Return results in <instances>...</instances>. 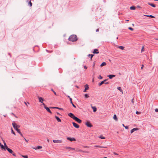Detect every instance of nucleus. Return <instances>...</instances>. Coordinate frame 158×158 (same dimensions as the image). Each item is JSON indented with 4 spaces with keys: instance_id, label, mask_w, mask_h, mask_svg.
I'll return each mask as SVG.
<instances>
[{
    "instance_id": "3",
    "label": "nucleus",
    "mask_w": 158,
    "mask_h": 158,
    "mask_svg": "<svg viewBox=\"0 0 158 158\" xmlns=\"http://www.w3.org/2000/svg\"><path fill=\"white\" fill-rule=\"evenodd\" d=\"M85 124L87 126L89 127H93L92 125L89 121H87L85 123Z\"/></svg>"
},
{
    "instance_id": "11",
    "label": "nucleus",
    "mask_w": 158,
    "mask_h": 158,
    "mask_svg": "<svg viewBox=\"0 0 158 158\" xmlns=\"http://www.w3.org/2000/svg\"><path fill=\"white\" fill-rule=\"evenodd\" d=\"M93 53L94 54H98L99 53V52L98 51V50L97 49H95L94 50V51L93 52Z\"/></svg>"
},
{
    "instance_id": "43",
    "label": "nucleus",
    "mask_w": 158,
    "mask_h": 158,
    "mask_svg": "<svg viewBox=\"0 0 158 158\" xmlns=\"http://www.w3.org/2000/svg\"><path fill=\"white\" fill-rule=\"evenodd\" d=\"M98 78L100 79H102L103 77L102 76H101V75H100L99 76V77H98Z\"/></svg>"
},
{
    "instance_id": "62",
    "label": "nucleus",
    "mask_w": 158,
    "mask_h": 158,
    "mask_svg": "<svg viewBox=\"0 0 158 158\" xmlns=\"http://www.w3.org/2000/svg\"><path fill=\"white\" fill-rule=\"evenodd\" d=\"M67 97L69 98V99H70V98H71L69 96H68Z\"/></svg>"
},
{
    "instance_id": "61",
    "label": "nucleus",
    "mask_w": 158,
    "mask_h": 158,
    "mask_svg": "<svg viewBox=\"0 0 158 158\" xmlns=\"http://www.w3.org/2000/svg\"><path fill=\"white\" fill-rule=\"evenodd\" d=\"M12 114H13V115H15V117H16V116L15 115H14V114L13 113H12Z\"/></svg>"
},
{
    "instance_id": "34",
    "label": "nucleus",
    "mask_w": 158,
    "mask_h": 158,
    "mask_svg": "<svg viewBox=\"0 0 158 158\" xmlns=\"http://www.w3.org/2000/svg\"><path fill=\"white\" fill-rule=\"evenodd\" d=\"M0 146L2 149H4L5 150H6V149L5 148L4 146L2 144L0 145Z\"/></svg>"
},
{
    "instance_id": "1",
    "label": "nucleus",
    "mask_w": 158,
    "mask_h": 158,
    "mask_svg": "<svg viewBox=\"0 0 158 158\" xmlns=\"http://www.w3.org/2000/svg\"><path fill=\"white\" fill-rule=\"evenodd\" d=\"M77 37L75 35H71L69 38V41L72 42H75L77 40Z\"/></svg>"
},
{
    "instance_id": "10",
    "label": "nucleus",
    "mask_w": 158,
    "mask_h": 158,
    "mask_svg": "<svg viewBox=\"0 0 158 158\" xmlns=\"http://www.w3.org/2000/svg\"><path fill=\"white\" fill-rule=\"evenodd\" d=\"M116 75L113 74H110L108 75L107 76L109 77L110 79H111L114 77H115Z\"/></svg>"
},
{
    "instance_id": "50",
    "label": "nucleus",
    "mask_w": 158,
    "mask_h": 158,
    "mask_svg": "<svg viewBox=\"0 0 158 158\" xmlns=\"http://www.w3.org/2000/svg\"><path fill=\"white\" fill-rule=\"evenodd\" d=\"M41 103H42V105H44V107L45 106H46L45 104L43 102H41Z\"/></svg>"
},
{
    "instance_id": "9",
    "label": "nucleus",
    "mask_w": 158,
    "mask_h": 158,
    "mask_svg": "<svg viewBox=\"0 0 158 158\" xmlns=\"http://www.w3.org/2000/svg\"><path fill=\"white\" fill-rule=\"evenodd\" d=\"M53 142L54 143H61L62 142V140H53Z\"/></svg>"
},
{
    "instance_id": "14",
    "label": "nucleus",
    "mask_w": 158,
    "mask_h": 158,
    "mask_svg": "<svg viewBox=\"0 0 158 158\" xmlns=\"http://www.w3.org/2000/svg\"><path fill=\"white\" fill-rule=\"evenodd\" d=\"M148 4L149 5L151 6H152V7H156L155 5L153 3L148 2Z\"/></svg>"
},
{
    "instance_id": "53",
    "label": "nucleus",
    "mask_w": 158,
    "mask_h": 158,
    "mask_svg": "<svg viewBox=\"0 0 158 158\" xmlns=\"http://www.w3.org/2000/svg\"><path fill=\"white\" fill-rule=\"evenodd\" d=\"M104 83L106 84L107 85V84H108L109 83V82H105Z\"/></svg>"
},
{
    "instance_id": "6",
    "label": "nucleus",
    "mask_w": 158,
    "mask_h": 158,
    "mask_svg": "<svg viewBox=\"0 0 158 158\" xmlns=\"http://www.w3.org/2000/svg\"><path fill=\"white\" fill-rule=\"evenodd\" d=\"M67 139L68 140H69L71 142L75 141L76 140L75 139L73 138H72L71 137H68L67 138Z\"/></svg>"
},
{
    "instance_id": "55",
    "label": "nucleus",
    "mask_w": 158,
    "mask_h": 158,
    "mask_svg": "<svg viewBox=\"0 0 158 158\" xmlns=\"http://www.w3.org/2000/svg\"><path fill=\"white\" fill-rule=\"evenodd\" d=\"M57 52H58V54H60V52H59V51H57Z\"/></svg>"
},
{
    "instance_id": "22",
    "label": "nucleus",
    "mask_w": 158,
    "mask_h": 158,
    "mask_svg": "<svg viewBox=\"0 0 158 158\" xmlns=\"http://www.w3.org/2000/svg\"><path fill=\"white\" fill-rule=\"evenodd\" d=\"M106 65V63L105 62H103L101 64L100 66L101 67H102L104 66H105Z\"/></svg>"
},
{
    "instance_id": "64",
    "label": "nucleus",
    "mask_w": 158,
    "mask_h": 158,
    "mask_svg": "<svg viewBox=\"0 0 158 158\" xmlns=\"http://www.w3.org/2000/svg\"><path fill=\"white\" fill-rule=\"evenodd\" d=\"M56 113L57 114H59V115L60 114L58 112H57Z\"/></svg>"
},
{
    "instance_id": "15",
    "label": "nucleus",
    "mask_w": 158,
    "mask_h": 158,
    "mask_svg": "<svg viewBox=\"0 0 158 158\" xmlns=\"http://www.w3.org/2000/svg\"><path fill=\"white\" fill-rule=\"evenodd\" d=\"M55 118L58 122H61V120L60 119V118L57 116L55 115Z\"/></svg>"
},
{
    "instance_id": "16",
    "label": "nucleus",
    "mask_w": 158,
    "mask_h": 158,
    "mask_svg": "<svg viewBox=\"0 0 158 158\" xmlns=\"http://www.w3.org/2000/svg\"><path fill=\"white\" fill-rule=\"evenodd\" d=\"M64 148L66 149H70V150H75L74 148H72L70 147H66Z\"/></svg>"
},
{
    "instance_id": "4",
    "label": "nucleus",
    "mask_w": 158,
    "mask_h": 158,
    "mask_svg": "<svg viewBox=\"0 0 158 158\" xmlns=\"http://www.w3.org/2000/svg\"><path fill=\"white\" fill-rule=\"evenodd\" d=\"M68 115L70 118H72L73 119H74L76 116L72 113H70L68 114Z\"/></svg>"
},
{
    "instance_id": "23",
    "label": "nucleus",
    "mask_w": 158,
    "mask_h": 158,
    "mask_svg": "<svg viewBox=\"0 0 158 158\" xmlns=\"http://www.w3.org/2000/svg\"><path fill=\"white\" fill-rule=\"evenodd\" d=\"M117 89L119 90L122 93H123V90L121 89V87H118L117 88Z\"/></svg>"
},
{
    "instance_id": "31",
    "label": "nucleus",
    "mask_w": 158,
    "mask_h": 158,
    "mask_svg": "<svg viewBox=\"0 0 158 158\" xmlns=\"http://www.w3.org/2000/svg\"><path fill=\"white\" fill-rule=\"evenodd\" d=\"M146 16L148 17H150V18H154L155 17L152 15H146Z\"/></svg>"
},
{
    "instance_id": "26",
    "label": "nucleus",
    "mask_w": 158,
    "mask_h": 158,
    "mask_svg": "<svg viewBox=\"0 0 158 158\" xmlns=\"http://www.w3.org/2000/svg\"><path fill=\"white\" fill-rule=\"evenodd\" d=\"M28 2V5L30 6V7H31L32 6V3L31 2V1L30 0Z\"/></svg>"
},
{
    "instance_id": "63",
    "label": "nucleus",
    "mask_w": 158,
    "mask_h": 158,
    "mask_svg": "<svg viewBox=\"0 0 158 158\" xmlns=\"http://www.w3.org/2000/svg\"><path fill=\"white\" fill-rule=\"evenodd\" d=\"M25 105H26L27 106V104L26 102H25Z\"/></svg>"
},
{
    "instance_id": "32",
    "label": "nucleus",
    "mask_w": 158,
    "mask_h": 158,
    "mask_svg": "<svg viewBox=\"0 0 158 158\" xmlns=\"http://www.w3.org/2000/svg\"><path fill=\"white\" fill-rule=\"evenodd\" d=\"M85 97L86 98H87L89 97V96L88 95V94H86L84 95Z\"/></svg>"
},
{
    "instance_id": "58",
    "label": "nucleus",
    "mask_w": 158,
    "mask_h": 158,
    "mask_svg": "<svg viewBox=\"0 0 158 158\" xmlns=\"http://www.w3.org/2000/svg\"><path fill=\"white\" fill-rule=\"evenodd\" d=\"M24 139H25V141L26 142H28V140H27L26 139H25V138H24Z\"/></svg>"
},
{
    "instance_id": "19",
    "label": "nucleus",
    "mask_w": 158,
    "mask_h": 158,
    "mask_svg": "<svg viewBox=\"0 0 158 158\" xmlns=\"http://www.w3.org/2000/svg\"><path fill=\"white\" fill-rule=\"evenodd\" d=\"M7 150L10 153H13V151L12 150L10 149V148H7Z\"/></svg>"
},
{
    "instance_id": "54",
    "label": "nucleus",
    "mask_w": 158,
    "mask_h": 158,
    "mask_svg": "<svg viewBox=\"0 0 158 158\" xmlns=\"http://www.w3.org/2000/svg\"><path fill=\"white\" fill-rule=\"evenodd\" d=\"M99 31V29H97L96 30V32H98V31Z\"/></svg>"
},
{
    "instance_id": "2",
    "label": "nucleus",
    "mask_w": 158,
    "mask_h": 158,
    "mask_svg": "<svg viewBox=\"0 0 158 158\" xmlns=\"http://www.w3.org/2000/svg\"><path fill=\"white\" fill-rule=\"evenodd\" d=\"M13 127L14 129L18 132L19 133L20 129L18 128L20 127V126L17 125V124L15 122H13L12 123Z\"/></svg>"
},
{
    "instance_id": "41",
    "label": "nucleus",
    "mask_w": 158,
    "mask_h": 158,
    "mask_svg": "<svg viewBox=\"0 0 158 158\" xmlns=\"http://www.w3.org/2000/svg\"><path fill=\"white\" fill-rule=\"evenodd\" d=\"M18 133L21 135V136L22 137H24L23 135L22 134V133L20 132H20L19 133Z\"/></svg>"
},
{
    "instance_id": "21",
    "label": "nucleus",
    "mask_w": 158,
    "mask_h": 158,
    "mask_svg": "<svg viewBox=\"0 0 158 158\" xmlns=\"http://www.w3.org/2000/svg\"><path fill=\"white\" fill-rule=\"evenodd\" d=\"M41 148H42V146H38L36 147L35 148H34V149H35V150H36L38 149H41Z\"/></svg>"
},
{
    "instance_id": "36",
    "label": "nucleus",
    "mask_w": 158,
    "mask_h": 158,
    "mask_svg": "<svg viewBox=\"0 0 158 158\" xmlns=\"http://www.w3.org/2000/svg\"><path fill=\"white\" fill-rule=\"evenodd\" d=\"M51 90L53 92L55 95H56V96L57 95L55 91H54L53 89H51Z\"/></svg>"
},
{
    "instance_id": "57",
    "label": "nucleus",
    "mask_w": 158,
    "mask_h": 158,
    "mask_svg": "<svg viewBox=\"0 0 158 158\" xmlns=\"http://www.w3.org/2000/svg\"><path fill=\"white\" fill-rule=\"evenodd\" d=\"M86 90H87L86 89H85L83 91V92H87Z\"/></svg>"
},
{
    "instance_id": "8",
    "label": "nucleus",
    "mask_w": 158,
    "mask_h": 158,
    "mask_svg": "<svg viewBox=\"0 0 158 158\" xmlns=\"http://www.w3.org/2000/svg\"><path fill=\"white\" fill-rule=\"evenodd\" d=\"M44 108L47 110V111L50 114H52V112L50 110L49 108L47 107V106H44Z\"/></svg>"
},
{
    "instance_id": "39",
    "label": "nucleus",
    "mask_w": 158,
    "mask_h": 158,
    "mask_svg": "<svg viewBox=\"0 0 158 158\" xmlns=\"http://www.w3.org/2000/svg\"><path fill=\"white\" fill-rule=\"evenodd\" d=\"M95 147H97L100 148H106V147H102V146H96Z\"/></svg>"
},
{
    "instance_id": "52",
    "label": "nucleus",
    "mask_w": 158,
    "mask_h": 158,
    "mask_svg": "<svg viewBox=\"0 0 158 158\" xmlns=\"http://www.w3.org/2000/svg\"><path fill=\"white\" fill-rule=\"evenodd\" d=\"M84 68H85V69H86L87 68V67L86 66H85H85H84Z\"/></svg>"
},
{
    "instance_id": "25",
    "label": "nucleus",
    "mask_w": 158,
    "mask_h": 158,
    "mask_svg": "<svg viewBox=\"0 0 158 158\" xmlns=\"http://www.w3.org/2000/svg\"><path fill=\"white\" fill-rule=\"evenodd\" d=\"M135 6H132L130 7V9L131 10H135Z\"/></svg>"
},
{
    "instance_id": "45",
    "label": "nucleus",
    "mask_w": 158,
    "mask_h": 158,
    "mask_svg": "<svg viewBox=\"0 0 158 158\" xmlns=\"http://www.w3.org/2000/svg\"><path fill=\"white\" fill-rule=\"evenodd\" d=\"M124 127L126 129H127L128 128V126H125Z\"/></svg>"
},
{
    "instance_id": "13",
    "label": "nucleus",
    "mask_w": 158,
    "mask_h": 158,
    "mask_svg": "<svg viewBox=\"0 0 158 158\" xmlns=\"http://www.w3.org/2000/svg\"><path fill=\"white\" fill-rule=\"evenodd\" d=\"M138 130V129L137 128H134L131 129V133H133L135 131H137Z\"/></svg>"
},
{
    "instance_id": "38",
    "label": "nucleus",
    "mask_w": 158,
    "mask_h": 158,
    "mask_svg": "<svg viewBox=\"0 0 158 158\" xmlns=\"http://www.w3.org/2000/svg\"><path fill=\"white\" fill-rule=\"evenodd\" d=\"M11 133L14 134V135H15V132L12 129H11Z\"/></svg>"
},
{
    "instance_id": "20",
    "label": "nucleus",
    "mask_w": 158,
    "mask_h": 158,
    "mask_svg": "<svg viewBox=\"0 0 158 158\" xmlns=\"http://www.w3.org/2000/svg\"><path fill=\"white\" fill-rule=\"evenodd\" d=\"M51 108H53V109H57L60 110H63V109L62 108H60L59 107H51Z\"/></svg>"
},
{
    "instance_id": "56",
    "label": "nucleus",
    "mask_w": 158,
    "mask_h": 158,
    "mask_svg": "<svg viewBox=\"0 0 158 158\" xmlns=\"http://www.w3.org/2000/svg\"><path fill=\"white\" fill-rule=\"evenodd\" d=\"M137 7L138 8H141V7H140V6H137Z\"/></svg>"
},
{
    "instance_id": "29",
    "label": "nucleus",
    "mask_w": 158,
    "mask_h": 158,
    "mask_svg": "<svg viewBox=\"0 0 158 158\" xmlns=\"http://www.w3.org/2000/svg\"><path fill=\"white\" fill-rule=\"evenodd\" d=\"M118 48L120 49H121L123 50L124 49V47L122 46H119L118 47Z\"/></svg>"
},
{
    "instance_id": "30",
    "label": "nucleus",
    "mask_w": 158,
    "mask_h": 158,
    "mask_svg": "<svg viewBox=\"0 0 158 158\" xmlns=\"http://www.w3.org/2000/svg\"><path fill=\"white\" fill-rule=\"evenodd\" d=\"M94 56V54H89L88 55V57H89L90 56V59H91Z\"/></svg>"
},
{
    "instance_id": "40",
    "label": "nucleus",
    "mask_w": 158,
    "mask_h": 158,
    "mask_svg": "<svg viewBox=\"0 0 158 158\" xmlns=\"http://www.w3.org/2000/svg\"><path fill=\"white\" fill-rule=\"evenodd\" d=\"M22 156L24 158H28V156L27 155H23Z\"/></svg>"
},
{
    "instance_id": "37",
    "label": "nucleus",
    "mask_w": 158,
    "mask_h": 158,
    "mask_svg": "<svg viewBox=\"0 0 158 158\" xmlns=\"http://www.w3.org/2000/svg\"><path fill=\"white\" fill-rule=\"evenodd\" d=\"M128 29L131 31H133L134 30V29L131 27H129Z\"/></svg>"
},
{
    "instance_id": "5",
    "label": "nucleus",
    "mask_w": 158,
    "mask_h": 158,
    "mask_svg": "<svg viewBox=\"0 0 158 158\" xmlns=\"http://www.w3.org/2000/svg\"><path fill=\"white\" fill-rule=\"evenodd\" d=\"M75 121H76V122H77V123H81L82 122V120L77 117H76L74 119Z\"/></svg>"
},
{
    "instance_id": "48",
    "label": "nucleus",
    "mask_w": 158,
    "mask_h": 158,
    "mask_svg": "<svg viewBox=\"0 0 158 158\" xmlns=\"http://www.w3.org/2000/svg\"><path fill=\"white\" fill-rule=\"evenodd\" d=\"M113 154L114 155H118V154H117V153H116V152H113Z\"/></svg>"
},
{
    "instance_id": "24",
    "label": "nucleus",
    "mask_w": 158,
    "mask_h": 158,
    "mask_svg": "<svg viewBox=\"0 0 158 158\" xmlns=\"http://www.w3.org/2000/svg\"><path fill=\"white\" fill-rule=\"evenodd\" d=\"M113 118L116 121L118 120V118H117V116L116 114H114Z\"/></svg>"
},
{
    "instance_id": "12",
    "label": "nucleus",
    "mask_w": 158,
    "mask_h": 158,
    "mask_svg": "<svg viewBox=\"0 0 158 158\" xmlns=\"http://www.w3.org/2000/svg\"><path fill=\"white\" fill-rule=\"evenodd\" d=\"M38 98L40 102L41 103L43 102V101H44L43 98L40 97H38Z\"/></svg>"
},
{
    "instance_id": "33",
    "label": "nucleus",
    "mask_w": 158,
    "mask_h": 158,
    "mask_svg": "<svg viewBox=\"0 0 158 158\" xmlns=\"http://www.w3.org/2000/svg\"><path fill=\"white\" fill-rule=\"evenodd\" d=\"M104 83V82H103V81H102L100 83H99L98 84V86H101Z\"/></svg>"
},
{
    "instance_id": "51",
    "label": "nucleus",
    "mask_w": 158,
    "mask_h": 158,
    "mask_svg": "<svg viewBox=\"0 0 158 158\" xmlns=\"http://www.w3.org/2000/svg\"><path fill=\"white\" fill-rule=\"evenodd\" d=\"M12 155L14 156H16V154L15 153H14L13 152V153H12Z\"/></svg>"
},
{
    "instance_id": "42",
    "label": "nucleus",
    "mask_w": 158,
    "mask_h": 158,
    "mask_svg": "<svg viewBox=\"0 0 158 158\" xmlns=\"http://www.w3.org/2000/svg\"><path fill=\"white\" fill-rule=\"evenodd\" d=\"M140 112L138 111H136V114H140Z\"/></svg>"
},
{
    "instance_id": "47",
    "label": "nucleus",
    "mask_w": 158,
    "mask_h": 158,
    "mask_svg": "<svg viewBox=\"0 0 158 158\" xmlns=\"http://www.w3.org/2000/svg\"><path fill=\"white\" fill-rule=\"evenodd\" d=\"M108 79H106L103 80V81L104 82V83H105L106 81H107Z\"/></svg>"
},
{
    "instance_id": "17",
    "label": "nucleus",
    "mask_w": 158,
    "mask_h": 158,
    "mask_svg": "<svg viewBox=\"0 0 158 158\" xmlns=\"http://www.w3.org/2000/svg\"><path fill=\"white\" fill-rule=\"evenodd\" d=\"M70 103L72 104L74 108H76V106L73 103V102L72 101V99L71 98H70Z\"/></svg>"
},
{
    "instance_id": "44",
    "label": "nucleus",
    "mask_w": 158,
    "mask_h": 158,
    "mask_svg": "<svg viewBox=\"0 0 158 158\" xmlns=\"http://www.w3.org/2000/svg\"><path fill=\"white\" fill-rule=\"evenodd\" d=\"M143 49H144V47L143 46V47L141 49V52H142L143 51H144Z\"/></svg>"
},
{
    "instance_id": "59",
    "label": "nucleus",
    "mask_w": 158,
    "mask_h": 158,
    "mask_svg": "<svg viewBox=\"0 0 158 158\" xmlns=\"http://www.w3.org/2000/svg\"><path fill=\"white\" fill-rule=\"evenodd\" d=\"M8 55L10 56V57H11V55L10 53H8Z\"/></svg>"
},
{
    "instance_id": "28",
    "label": "nucleus",
    "mask_w": 158,
    "mask_h": 158,
    "mask_svg": "<svg viewBox=\"0 0 158 158\" xmlns=\"http://www.w3.org/2000/svg\"><path fill=\"white\" fill-rule=\"evenodd\" d=\"M85 89L88 90L89 89V85L87 84H86L85 85Z\"/></svg>"
},
{
    "instance_id": "7",
    "label": "nucleus",
    "mask_w": 158,
    "mask_h": 158,
    "mask_svg": "<svg viewBox=\"0 0 158 158\" xmlns=\"http://www.w3.org/2000/svg\"><path fill=\"white\" fill-rule=\"evenodd\" d=\"M72 124H73V126L77 128H78L79 127V125L77 123L75 122H73Z\"/></svg>"
},
{
    "instance_id": "49",
    "label": "nucleus",
    "mask_w": 158,
    "mask_h": 158,
    "mask_svg": "<svg viewBox=\"0 0 158 158\" xmlns=\"http://www.w3.org/2000/svg\"><path fill=\"white\" fill-rule=\"evenodd\" d=\"M144 67V65L143 64H142L141 65V69H143V67Z\"/></svg>"
},
{
    "instance_id": "18",
    "label": "nucleus",
    "mask_w": 158,
    "mask_h": 158,
    "mask_svg": "<svg viewBox=\"0 0 158 158\" xmlns=\"http://www.w3.org/2000/svg\"><path fill=\"white\" fill-rule=\"evenodd\" d=\"M92 108L93 109V111L94 112H95L97 111V109L95 106H92Z\"/></svg>"
},
{
    "instance_id": "27",
    "label": "nucleus",
    "mask_w": 158,
    "mask_h": 158,
    "mask_svg": "<svg viewBox=\"0 0 158 158\" xmlns=\"http://www.w3.org/2000/svg\"><path fill=\"white\" fill-rule=\"evenodd\" d=\"M4 146H5L4 147H5V148L6 150V149L7 150V149L9 148H8V146L6 145V143L5 142H4Z\"/></svg>"
},
{
    "instance_id": "35",
    "label": "nucleus",
    "mask_w": 158,
    "mask_h": 158,
    "mask_svg": "<svg viewBox=\"0 0 158 158\" xmlns=\"http://www.w3.org/2000/svg\"><path fill=\"white\" fill-rule=\"evenodd\" d=\"M99 138H100V139H105V137H103L102 135H100L99 137Z\"/></svg>"
},
{
    "instance_id": "46",
    "label": "nucleus",
    "mask_w": 158,
    "mask_h": 158,
    "mask_svg": "<svg viewBox=\"0 0 158 158\" xmlns=\"http://www.w3.org/2000/svg\"><path fill=\"white\" fill-rule=\"evenodd\" d=\"M155 111L156 112H158V109L156 108L155 109Z\"/></svg>"
},
{
    "instance_id": "60",
    "label": "nucleus",
    "mask_w": 158,
    "mask_h": 158,
    "mask_svg": "<svg viewBox=\"0 0 158 158\" xmlns=\"http://www.w3.org/2000/svg\"><path fill=\"white\" fill-rule=\"evenodd\" d=\"M122 125H123V127H124L125 126L124 124H122Z\"/></svg>"
}]
</instances>
